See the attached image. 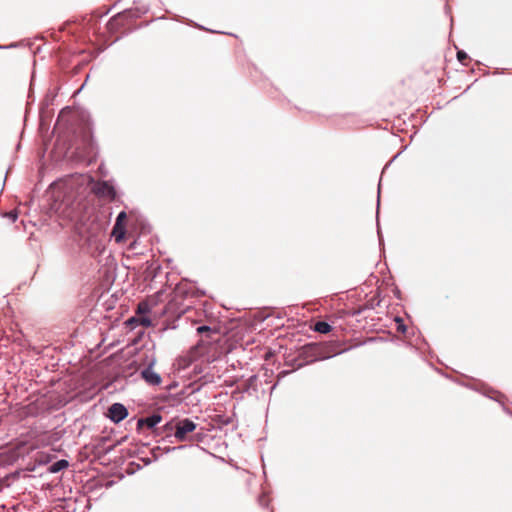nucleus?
Listing matches in <instances>:
<instances>
[{
	"label": "nucleus",
	"instance_id": "15",
	"mask_svg": "<svg viewBox=\"0 0 512 512\" xmlns=\"http://www.w3.org/2000/svg\"><path fill=\"white\" fill-rule=\"evenodd\" d=\"M10 218L15 219V218H16V215H10Z\"/></svg>",
	"mask_w": 512,
	"mask_h": 512
},
{
	"label": "nucleus",
	"instance_id": "5",
	"mask_svg": "<svg viewBox=\"0 0 512 512\" xmlns=\"http://www.w3.org/2000/svg\"><path fill=\"white\" fill-rule=\"evenodd\" d=\"M161 420H162V417L160 415L154 414V415L149 416V417H147L145 419H140L138 421V424L139 425H145L148 428L152 429L156 425H158L161 422Z\"/></svg>",
	"mask_w": 512,
	"mask_h": 512
},
{
	"label": "nucleus",
	"instance_id": "8",
	"mask_svg": "<svg viewBox=\"0 0 512 512\" xmlns=\"http://www.w3.org/2000/svg\"><path fill=\"white\" fill-rule=\"evenodd\" d=\"M67 467H68V461L62 459V460H58L57 462L53 463L49 467V471L51 473H57Z\"/></svg>",
	"mask_w": 512,
	"mask_h": 512
},
{
	"label": "nucleus",
	"instance_id": "3",
	"mask_svg": "<svg viewBox=\"0 0 512 512\" xmlns=\"http://www.w3.org/2000/svg\"><path fill=\"white\" fill-rule=\"evenodd\" d=\"M154 364H155V359L153 358L149 362L148 366L141 371V376L145 380V382L148 383L149 385L157 386V385L161 384L162 379H161V376L157 372L154 371V369H153Z\"/></svg>",
	"mask_w": 512,
	"mask_h": 512
},
{
	"label": "nucleus",
	"instance_id": "6",
	"mask_svg": "<svg viewBox=\"0 0 512 512\" xmlns=\"http://www.w3.org/2000/svg\"><path fill=\"white\" fill-rule=\"evenodd\" d=\"M112 236L117 243H121L125 238V227L124 225L115 224L112 231Z\"/></svg>",
	"mask_w": 512,
	"mask_h": 512
},
{
	"label": "nucleus",
	"instance_id": "4",
	"mask_svg": "<svg viewBox=\"0 0 512 512\" xmlns=\"http://www.w3.org/2000/svg\"><path fill=\"white\" fill-rule=\"evenodd\" d=\"M127 415L126 407L120 403H114L108 409V417L115 423L122 421Z\"/></svg>",
	"mask_w": 512,
	"mask_h": 512
},
{
	"label": "nucleus",
	"instance_id": "7",
	"mask_svg": "<svg viewBox=\"0 0 512 512\" xmlns=\"http://www.w3.org/2000/svg\"><path fill=\"white\" fill-rule=\"evenodd\" d=\"M314 330L321 334H327L331 331V326L327 322L318 321L314 325Z\"/></svg>",
	"mask_w": 512,
	"mask_h": 512
},
{
	"label": "nucleus",
	"instance_id": "1",
	"mask_svg": "<svg viewBox=\"0 0 512 512\" xmlns=\"http://www.w3.org/2000/svg\"><path fill=\"white\" fill-rule=\"evenodd\" d=\"M92 190L97 196L108 200H114L116 196L114 187L108 181L96 182Z\"/></svg>",
	"mask_w": 512,
	"mask_h": 512
},
{
	"label": "nucleus",
	"instance_id": "10",
	"mask_svg": "<svg viewBox=\"0 0 512 512\" xmlns=\"http://www.w3.org/2000/svg\"><path fill=\"white\" fill-rule=\"evenodd\" d=\"M210 330H211V329H210V327H208V326H199V327L197 328V332H198L199 334H202V333H204V332H208V331H210Z\"/></svg>",
	"mask_w": 512,
	"mask_h": 512
},
{
	"label": "nucleus",
	"instance_id": "2",
	"mask_svg": "<svg viewBox=\"0 0 512 512\" xmlns=\"http://www.w3.org/2000/svg\"><path fill=\"white\" fill-rule=\"evenodd\" d=\"M195 429L196 424L193 421L189 419H183L177 423L174 436L179 441H184L186 440L187 435L193 432Z\"/></svg>",
	"mask_w": 512,
	"mask_h": 512
},
{
	"label": "nucleus",
	"instance_id": "11",
	"mask_svg": "<svg viewBox=\"0 0 512 512\" xmlns=\"http://www.w3.org/2000/svg\"><path fill=\"white\" fill-rule=\"evenodd\" d=\"M457 57H458V60L462 62L464 59H466V58H467V55H466V53H465V52H463V51H459V52L457 53Z\"/></svg>",
	"mask_w": 512,
	"mask_h": 512
},
{
	"label": "nucleus",
	"instance_id": "12",
	"mask_svg": "<svg viewBox=\"0 0 512 512\" xmlns=\"http://www.w3.org/2000/svg\"><path fill=\"white\" fill-rule=\"evenodd\" d=\"M142 306H143L142 304H140V305L138 306V310H139V311H142Z\"/></svg>",
	"mask_w": 512,
	"mask_h": 512
},
{
	"label": "nucleus",
	"instance_id": "9",
	"mask_svg": "<svg viewBox=\"0 0 512 512\" xmlns=\"http://www.w3.org/2000/svg\"><path fill=\"white\" fill-rule=\"evenodd\" d=\"M126 213L125 212H120L117 216V219H116V223L115 224H119V225H124L123 224V221L126 219Z\"/></svg>",
	"mask_w": 512,
	"mask_h": 512
},
{
	"label": "nucleus",
	"instance_id": "14",
	"mask_svg": "<svg viewBox=\"0 0 512 512\" xmlns=\"http://www.w3.org/2000/svg\"><path fill=\"white\" fill-rule=\"evenodd\" d=\"M10 218L15 219V218H16V215H10Z\"/></svg>",
	"mask_w": 512,
	"mask_h": 512
},
{
	"label": "nucleus",
	"instance_id": "13",
	"mask_svg": "<svg viewBox=\"0 0 512 512\" xmlns=\"http://www.w3.org/2000/svg\"><path fill=\"white\" fill-rule=\"evenodd\" d=\"M112 21L110 20L108 23L109 28L111 29Z\"/></svg>",
	"mask_w": 512,
	"mask_h": 512
}]
</instances>
